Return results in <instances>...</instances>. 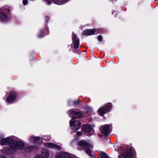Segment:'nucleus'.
Here are the masks:
<instances>
[{"label": "nucleus", "mask_w": 158, "mask_h": 158, "mask_svg": "<svg viewBox=\"0 0 158 158\" xmlns=\"http://www.w3.org/2000/svg\"><path fill=\"white\" fill-rule=\"evenodd\" d=\"M0 11H2L0 12V19L2 21H6L8 19V14L10 12L9 6H5L1 8Z\"/></svg>", "instance_id": "nucleus-1"}, {"label": "nucleus", "mask_w": 158, "mask_h": 158, "mask_svg": "<svg viewBox=\"0 0 158 158\" xmlns=\"http://www.w3.org/2000/svg\"><path fill=\"white\" fill-rule=\"evenodd\" d=\"M24 145L23 143L20 141H17L14 140H12L10 138V151L12 149H20L23 148Z\"/></svg>", "instance_id": "nucleus-2"}, {"label": "nucleus", "mask_w": 158, "mask_h": 158, "mask_svg": "<svg viewBox=\"0 0 158 158\" xmlns=\"http://www.w3.org/2000/svg\"><path fill=\"white\" fill-rule=\"evenodd\" d=\"M112 107V104L108 103L105 107L100 108L98 110V113L100 115H103L107 112L109 111Z\"/></svg>", "instance_id": "nucleus-3"}, {"label": "nucleus", "mask_w": 158, "mask_h": 158, "mask_svg": "<svg viewBox=\"0 0 158 158\" xmlns=\"http://www.w3.org/2000/svg\"><path fill=\"white\" fill-rule=\"evenodd\" d=\"M70 126L72 127V129L74 131L78 130L81 125V123L79 121L73 119L70 120Z\"/></svg>", "instance_id": "nucleus-4"}, {"label": "nucleus", "mask_w": 158, "mask_h": 158, "mask_svg": "<svg viewBox=\"0 0 158 158\" xmlns=\"http://www.w3.org/2000/svg\"><path fill=\"white\" fill-rule=\"evenodd\" d=\"M68 113L70 116L73 118H80L83 116L81 112L73 109H70L68 111Z\"/></svg>", "instance_id": "nucleus-5"}, {"label": "nucleus", "mask_w": 158, "mask_h": 158, "mask_svg": "<svg viewBox=\"0 0 158 158\" xmlns=\"http://www.w3.org/2000/svg\"><path fill=\"white\" fill-rule=\"evenodd\" d=\"M132 155L131 150L129 149L124 152L121 156H119V158H131Z\"/></svg>", "instance_id": "nucleus-6"}, {"label": "nucleus", "mask_w": 158, "mask_h": 158, "mask_svg": "<svg viewBox=\"0 0 158 158\" xmlns=\"http://www.w3.org/2000/svg\"><path fill=\"white\" fill-rule=\"evenodd\" d=\"M78 145L83 148H92L93 147L90 144L84 140H82L79 142Z\"/></svg>", "instance_id": "nucleus-7"}, {"label": "nucleus", "mask_w": 158, "mask_h": 158, "mask_svg": "<svg viewBox=\"0 0 158 158\" xmlns=\"http://www.w3.org/2000/svg\"><path fill=\"white\" fill-rule=\"evenodd\" d=\"M100 130L101 132L105 135H107L110 132V126L108 124L105 125L101 127Z\"/></svg>", "instance_id": "nucleus-8"}, {"label": "nucleus", "mask_w": 158, "mask_h": 158, "mask_svg": "<svg viewBox=\"0 0 158 158\" xmlns=\"http://www.w3.org/2000/svg\"><path fill=\"white\" fill-rule=\"evenodd\" d=\"M55 158H73V157L68 153L62 152L58 153Z\"/></svg>", "instance_id": "nucleus-9"}, {"label": "nucleus", "mask_w": 158, "mask_h": 158, "mask_svg": "<svg viewBox=\"0 0 158 158\" xmlns=\"http://www.w3.org/2000/svg\"><path fill=\"white\" fill-rule=\"evenodd\" d=\"M72 40L74 44V47L75 48H78L79 46V39L73 33L72 34Z\"/></svg>", "instance_id": "nucleus-10"}, {"label": "nucleus", "mask_w": 158, "mask_h": 158, "mask_svg": "<svg viewBox=\"0 0 158 158\" xmlns=\"http://www.w3.org/2000/svg\"><path fill=\"white\" fill-rule=\"evenodd\" d=\"M97 30V29H87L84 31L82 34L85 35L89 36L94 34L96 31Z\"/></svg>", "instance_id": "nucleus-11"}, {"label": "nucleus", "mask_w": 158, "mask_h": 158, "mask_svg": "<svg viewBox=\"0 0 158 158\" xmlns=\"http://www.w3.org/2000/svg\"><path fill=\"white\" fill-rule=\"evenodd\" d=\"M46 147L49 148H54L59 150L60 147L57 145L52 143H47L45 144Z\"/></svg>", "instance_id": "nucleus-12"}, {"label": "nucleus", "mask_w": 158, "mask_h": 158, "mask_svg": "<svg viewBox=\"0 0 158 158\" xmlns=\"http://www.w3.org/2000/svg\"><path fill=\"white\" fill-rule=\"evenodd\" d=\"M92 129V127L89 124L84 125L82 128V131L85 132H87L91 131Z\"/></svg>", "instance_id": "nucleus-13"}, {"label": "nucleus", "mask_w": 158, "mask_h": 158, "mask_svg": "<svg viewBox=\"0 0 158 158\" xmlns=\"http://www.w3.org/2000/svg\"><path fill=\"white\" fill-rule=\"evenodd\" d=\"M41 156L42 158H48L49 156V153L48 151L45 149L42 150Z\"/></svg>", "instance_id": "nucleus-14"}, {"label": "nucleus", "mask_w": 158, "mask_h": 158, "mask_svg": "<svg viewBox=\"0 0 158 158\" xmlns=\"http://www.w3.org/2000/svg\"><path fill=\"white\" fill-rule=\"evenodd\" d=\"M10 143V138L9 137L2 139L1 140V145H9Z\"/></svg>", "instance_id": "nucleus-15"}, {"label": "nucleus", "mask_w": 158, "mask_h": 158, "mask_svg": "<svg viewBox=\"0 0 158 158\" xmlns=\"http://www.w3.org/2000/svg\"><path fill=\"white\" fill-rule=\"evenodd\" d=\"M16 97V94L15 92L10 93V102L14 101Z\"/></svg>", "instance_id": "nucleus-16"}, {"label": "nucleus", "mask_w": 158, "mask_h": 158, "mask_svg": "<svg viewBox=\"0 0 158 158\" xmlns=\"http://www.w3.org/2000/svg\"><path fill=\"white\" fill-rule=\"evenodd\" d=\"M40 140V139L39 137H34L33 136H31V137L30 138V141L31 143H34L35 141L39 140Z\"/></svg>", "instance_id": "nucleus-17"}, {"label": "nucleus", "mask_w": 158, "mask_h": 158, "mask_svg": "<svg viewBox=\"0 0 158 158\" xmlns=\"http://www.w3.org/2000/svg\"><path fill=\"white\" fill-rule=\"evenodd\" d=\"M85 152L90 156L91 157L92 156V152L91 150L88 148H86V150L85 151Z\"/></svg>", "instance_id": "nucleus-18"}, {"label": "nucleus", "mask_w": 158, "mask_h": 158, "mask_svg": "<svg viewBox=\"0 0 158 158\" xmlns=\"http://www.w3.org/2000/svg\"><path fill=\"white\" fill-rule=\"evenodd\" d=\"M101 158H108V156L104 152H101L100 154Z\"/></svg>", "instance_id": "nucleus-19"}, {"label": "nucleus", "mask_w": 158, "mask_h": 158, "mask_svg": "<svg viewBox=\"0 0 158 158\" xmlns=\"http://www.w3.org/2000/svg\"><path fill=\"white\" fill-rule=\"evenodd\" d=\"M51 139V137L50 136H44L42 139L46 141H48Z\"/></svg>", "instance_id": "nucleus-20"}, {"label": "nucleus", "mask_w": 158, "mask_h": 158, "mask_svg": "<svg viewBox=\"0 0 158 158\" xmlns=\"http://www.w3.org/2000/svg\"><path fill=\"white\" fill-rule=\"evenodd\" d=\"M34 148H32L31 147H28L25 148L26 152H31Z\"/></svg>", "instance_id": "nucleus-21"}, {"label": "nucleus", "mask_w": 158, "mask_h": 158, "mask_svg": "<svg viewBox=\"0 0 158 158\" xmlns=\"http://www.w3.org/2000/svg\"><path fill=\"white\" fill-rule=\"evenodd\" d=\"M86 111L89 114L91 113L92 112V109L90 107H88L86 109Z\"/></svg>", "instance_id": "nucleus-22"}, {"label": "nucleus", "mask_w": 158, "mask_h": 158, "mask_svg": "<svg viewBox=\"0 0 158 158\" xmlns=\"http://www.w3.org/2000/svg\"><path fill=\"white\" fill-rule=\"evenodd\" d=\"M98 40L99 42H101L102 40V38L101 35H99L97 37Z\"/></svg>", "instance_id": "nucleus-23"}, {"label": "nucleus", "mask_w": 158, "mask_h": 158, "mask_svg": "<svg viewBox=\"0 0 158 158\" xmlns=\"http://www.w3.org/2000/svg\"><path fill=\"white\" fill-rule=\"evenodd\" d=\"M23 2L24 5H25L27 4L28 3V1L27 0H23Z\"/></svg>", "instance_id": "nucleus-24"}, {"label": "nucleus", "mask_w": 158, "mask_h": 158, "mask_svg": "<svg viewBox=\"0 0 158 158\" xmlns=\"http://www.w3.org/2000/svg\"><path fill=\"white\" fill-rule=\"evenodd\" d=\"M6 101L8 103H9L10 102V97L9 96H8L6 99Z\"/></svg>", "instance_id": "nucleus-25"}, {"label": "nucleus", "mask_w": 158, "mask_h": 158, "mask_svg": "<svg viewBox=\"0 0 158 158\" xmlns=\"http://www.w3.org/2000/svg\"><path fill=\"white\" fill-rule=\"evenodd\" d=\"M79 101L78 100H76V101H75L74 102H73V103L75 105H76V104H79Z\"/></svg>", "instance_id": "nucleus-26"}, {"label": "nucleus", "mask_w": 158, "mask_h": 158, "mask_svg": "<svg viewBox=\"0 0 158 158\" xmlns=\"http://www.w3.org/2000/svg\"><path fill=\"white\" fill-rule=\"evenodd\" d=\"M77 135L78 136H81L82 134V133L81 132L77 131Z\"/></svg>", "instance_id": "nucleus-27"}, {"label": "nucleus", "mask_w": 158, "mask_h": 158, "mask_svg": "<svg viewBox=\"0 0 158 158\" xmlns=\"http://www.w3.org/2000/svg\"><path fill=\"white\" fill-rule=\"evenodd\" d=\"M0 158H7V157L6 156H0Z\"/></svg>", "instance_id": "nucleus-28"}, {"label": "nucleus", "mask_w": 158, "mask_h": 158, "mask_svg": "<svg viewBox=\"0 0 158 158\" xmlns=\"http://www.w3.org/2000/svg\"><path fill=\"white\" fill-rule=\"evenodd\" d=\"M38 36L39 37H41L42 36L39 35Z\"/></svg>", "instance_id": "nucleus-29"}, {"label": "nucleus", "mask_w": 158, "mask_h": 158, "mask_svg": "<svg viewBox=\"0 0 158 158\" xmlns=\"http://www.w3.org/2000/svg\"><path fill=\"white\" fill-rule=\"evenodd\" d=\"M40 32L41 33H43V31H40Z\"/></svg>", "instance_id": "nucleus-30"}]
</instances>
